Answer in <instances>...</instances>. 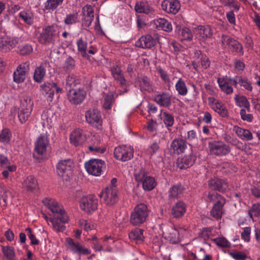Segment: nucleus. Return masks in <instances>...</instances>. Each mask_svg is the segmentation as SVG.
<instances>
[{
	"mask_svg": "<svg viewBox=\"0 0 260 260\" xmlns=\"http://www.w3.org/2000/svg\"><path fill=\"white\" fill-rule=\"evenodd\" d=\"M10 194L11 192L3 183H1L0 184V199L4 202V206L7 204L8 199Z\"/></svg>",
	"mask_w": 260,
	"mask_h": 260,
	"instance_id": "52",
	"label": "nucleus"
},
{
	"mask_svg": "<svg viewBox=\"0 0 260 260\" xmlns=\"http://www.w3.org/2000/svg\"><path fill=\"white\" fill-rule=\"evenodd\" d=\"M233 131L241 139L245 141H250L253 139V136L251 132L247 129L242 128L238 126L233 127Z\"/></svg>",
	"mask_w": 260,
	"mask_h": 260,
	"instance_id": "31",
	"label": "nucleus"
},
{
	"mask_svg": "<svg viewBox=\"0 0 260 260\" xmlns=\"http://www.w3.org/2000/svg\"><path fill=\"white\" fill-rule=\"evenodd\" d=\"M186 148V141L182 139H174L170 146L171 151L177 154L183 153Z\"/></svg>",
	"mask_w": 260,
	"mask_h": 260,
	"instance_id": "22",
	"label": "nucleus"
},
{
	"mask_svg": "<svg viewBox=\"0 0 260 260\" xmlns=\"http://www.w3.org/2000/svg\"><path fill=\"white\" fill-rule=\"evenodd\" d=\"M111 72L116 82L121 85L125 84L126 80L120 67L116 65L112 66L111 69Z\"/></svg>",
	"mask_w": 260,
	"mask_h": 260,
	"instance_id": "32",
	"label": "nucleus"
},
{
	"mask_svg": "<svg viewBox=\"0 0 260 260\" xmlns=\"http://www.w3.org/2000/svg\"><path fill=\"white\" fill-rule=\"evenodd\" d=\"M34 102L29 95H24L20 100V105L19 108L32 111Z\"/></svg>",
	"mask_w": 260,
	"mask_h": 260,
	"instance_id": "39",
	"label": "nucleus"
},
{
	"mask_svg": "<svg viewBox=\"0 0 260 260\" xmlns=\"http://www.w3.org/2000/svg\"><path fill=\"white\" fill-rule=\"evenodd\" d=\"M175 89L178 93L181 95L185 96L188 93V89L185 82L179 78L175 84Z\"/></svg>",
	"mask_w": 260,
	"mask_h": 260,
	"instance_id": "43",
	"label": "nucleus"
},
{
	"mask_svg": "<svg viewBox=\"0 0 260 260\" xmlns=\"http://www.w3.org/2000/svg\"><path fill=\"white\" fill-rule=\"evenodd\" d=\"M75 67V61L72 57H68L64 61L63 68L67 71H71Z\"/></svg>",
	"mask_w": 260,
	"mask_h": 260,
	"instance_id": "56",
	"label": "nucleus"
},
{
	"mask_svg": "<svg viewBox=\"0 0 260 260\" xmlns=\"http://www.w3.org/2000/svg\"><path fill=\"white\" fill-rule=\"evenodd\" d=\"M213 241L218 246L222 247H230V243L224 237H218L213 239Z\"/></svg>",
	"mask_w": 260,
	"mask_h": 260,
	"instance_id": "63",
	"label": "nucleus"
},
{
	"mask_svg": "<svg viewBox=\"0 0 260 260\" xmlns=\"http://www.w3.org/2000/svg\"><path fill=\"white\" fill-rule=\"evenodd\" d=\"M73 168L74 162L71 159L61 160L56 165L57 174L65 180L72 176Z\"/></svg>",
	"mask_w": 260,
	"mask_h": 260,
	"instance_id": "6",
	"label": "nucleus"
},
{
	"mask_svg": "<svg viewBox=\"0 0 260 260\" xmlns=\"http://www.w3.org/2000/svg\"><path fill=\"white\" fill-rule=\"evenodd\" d=\"M86 121L96 127L100 126L102 123L100 112L96 109H90L85 113Z\"/></svg>",
	"mask_w": 260,
	"mask_h": 260,
	"instance_id": "15",
	"label": "nucleus"
},
{
	"mask_svg": "<svg viewBox=\"0 0 260 260\" xmlns=\"http://www.w3.org/2000/svg\"><path fill=\"white\" fill-rule=\"evenodd\" d=\"M0 169H8L10 172L16 170L15 165H11L8 158L4 155L0 154Z\"/></svg>",
	"mask_w": 260,
	"mask_h": 260,
	"instance_id": "41",
	"label": "nucleus"
},
{
	"mask_svg": "<svg viewBox=\"0 0 260 260\" xmlns=\"http://www.w3.org/2000/svg\"><path fill=\"white\" fill-rule=\"evenodd\" d=\"M80 206L82 210L87 213H90L98 208V200L93 196H85L80 200Z\"/></svg>",
	"mask_w": 260,
	"mask_h": 260,
	"instance_id": "12",
	"label": "nucleus"
},
{
	"mask_svg": "<svg viewBox=\"0 0 260 260\" xmlns=\"http://www.w3.org/2000/svg\"><path fill=\"white\" fill-rule=\"evenodd\" d=\"M176 35L181 40L190 41L193 38L191 30L187 27L177 25L175 30Z\"/></svg>",
	"mask_w": 260,
	"mask_h": 260,
	"instance_id": "24",
	"label": "nucleus"
},
{
	"mask_svg": "<svg viewBox=\"0 0 260 260\" xmlns=\"http://www.w3.org/2000/svg\"><path fill=\"white\" fill-rule=\"evenodd\" d=\"M86 171L90 175L100 176L106 169L105 162L99 159H92L85 163Z\"/></svg>",
	"mask_w": 260,
	"mask_h": 260,
	"instance_id": "5",
	"label": "nucleus"
},
{
	"mask_svg": "<svg viewBox=\"0 0 260 260\" xmlns=\"http://www.w3.org/2000/svg\"><path fill=\"white\" fill-rule=\"evenodd\" d=\"M208 184L210 187L221 192L225 191L229 187L225 181L218 178L210 180Z\"/></svg>",
	"mask_w": 260,
	"mask_h": 260,
	"instance_id": "27",
	"label": "nucleus"
},
{
	"mask_svg": "<svg viewBox=\"0 0 260 260\" xmlns=\"http://www.w3.org/2000/svg\"><path fill=\"white\" fill-rule=\"evenodd\" d=\"M183 188L181 185H176L172 187L169 190V197L178 198L183 192Z\"/></svg>",
	"mask_w": 260,
	"mask_h": 260,
	"instance_id": "51",
	"label": "nucleus"
},
{
	"mask_svg": "<svg viewBox=\"0 0 260 260\" xmlns=\"http://www.w3.org/2000/svg\"><path fill=\"white\" fill-rule=\"evenodd\" d=\"M221 42L223 48H228L232 51L239 54V55L243 54L242 46L237 40L228 36L223 35Z\"/></svg>",
	"mask_w": 260,
	"mask_h": 260,
	"instance_id": "13",
	"label": "nucleus"
},
{
	"mask_svg": "<svg viewBox=\"0 0 260 260\" xmlns=\"http://www.w3.org/2000/svg\"><path fill=\"white\" fill-rule=\"evenodd\" d=\"M208 101L210 106L214 111L222 117H226L228 116V110L221 102L216 100L213 97L208 98Z\"/></svg>",
	"mask_w": 260,
	"mask_h": 260,
	"instance_id": "19",
	"label": "nucleus"
},
{
	"mask_svg": "<svg viewBox=\"0 0 260 260\" xmlns=\"http://www.w3.org/2000/svg\"><path fill=\"white\" fill-rule=\"evenodd\" d=\"M32 111L18 108V117L21 123L26 122L29 118Z\"/></svg>",
	"mask_w": 260,
	"mask_h": 260,
	"instance_id": "48",
	"label": "nucleus"
},
{
	"mask_svg": "<svg viewBox=\"0 0 260 260\" xmlns=\"http://www.w3.org/2000/svg\"><path fill=\"white\" fill-rule=\"evenodd\" d=\"M208 148L211 155L217 156H225L231 151L230 146L221 141H213L209 142Z\"/></svg>",
	"mask_w": 260,
	"mask_h": 260,
	"instance_id": "4",
	"label": "nucleus"
},
{
	"mask_svg": "<svg viewBox=\"0 0 260 260\" xmlns=\"http://www.w3.org/2000/svg\"><path fill=\"white\" fill-rule=\"evenodd\" d=\"M161 7L166 12L175 14L180 9V4L177 0H165L162 2Z\"/></svg>",
	"mask_w": 260,
	"mask_h": 260,
	"instance_id": "20",
	"label": "nucleus"
},
{
	"mask_svg": "<svg viewBox=\"0 0 260 260\" xmlns=\"http://www.w3.org/2000/svg\"><path fill=\"white\" fill-rule=\"evenodd\" d=\"M86 93L83 89L73 88L68 92V99L73 104H80L84 100Z\"/></svg>",
	"mask_w": 260,
	"mask_h": 260,
	"instance_id": "14",
	"label": "nucleus"
},
{
	"mask_svg": "<svg viewBox=\"0 0 260 260\" xmlns=\"http://www.w3.org/2000/svg\"><path fill=\"white\" fill-rule=\"evenodd\" d=\"M207 202H215V204L210 210V215L216 219H220L225 213L223 208L225 203L224 197L215 192H209L206 199Z\"/></svg>",
	"mask_w": 260,
	"mask_h": 260,
	"instance_id": "2",
	"label": "nucleus"
},
{
	"mask_svg": "<svg viewBox=\"0 0 260 260\" xmlns=\"http://www.w3.org/2000/svg\"><path fill=\"white\" fill-rule=\"evenodd\" d=\"M64 244L68 250L79 255H88L91 253L90 249L84 247L78 242L75 241L71 238L66 239Z\"/></svg>",
	"mask_w": 260,
	"mask_h": 260,
	"instance_id": "9",
	"label": "nucleus"
},
{
	"mask_svg": "<svg viewBox=\"0 0 260 260\" xmlns=\"http://www.w3.org/2000/svg\"><path fill=\"white\" fill-rule=\"evenodd\" d=\"M53 86H55L52 83L46 82L40 86L41 91L43 94L47 96L52 100L54 96V89Z\"/></svg>",
	"mask_w": 260,
	"mask_h": 260,
	"instance_id": "40",
	"label": "nucleus"
},
{
	"mask_svg": "<svg viewBox=\"0 0 260 260\" xmlns=\"http://www.w3.org/2000/svg\"><path fill=\"white\" fill-rule=\"evenodd\" d=\"M49 139L46 135H41L35 142V152L39 155L44 156L50 149Z\"/></svg>",
	"mask_w": 260,
	"mask_h": 260,
	"instance_id": "7",
	"label": "nucleus"
},
{
	"mask_svg": "<svg viewBox=\"0 0 260 260\" xmlns=\"http://www.w3.org/2000/svg\"><path fill=\"white\" fill-rule=\"evenodd\" d=\"M44 205L52 213L53 217L49 218L53 229L57 232H62L66 230L64 225L69 221V217L62 205L54 199L45 198L43 201Z\"/></svg>",
	"mask_w": 260,
	"mask_h": 260,
	"instance_id": "1",
	"label": "nucleus"
},
{
	"mask_svg": "<svg viewBox=\"0 0 260 260\" xmlns=\"http://www.w3.org/2000/svg\"><path fill=\"white\" fill-rule=\"evenodd\" d=\"M19 17L25 23L31 24L34 22V15L29 10H24L20 12L19 14Z\"/></svg>",
	"mask_w": 260,
	"mask_h": 260,
	"instance_id": "45",
	"label": "nucleus"
},
{
	"mask_svg": "<svg viewBox=\"0 0 260 260\" xmlns=\"http://www.w3.org/2000/svg\"><path fill=\"white\" fill-rule=\"evenodd\" d=\"M46 75V69L43 64L37 67L34 72L33 79L36 82L41 83Z\"/></svg>",
	"mask_w": 260,
	"mask_h": 260,
	"instance_id": "35",
	"label": "nucleus"
},
{
	"mask_svg": "<svg viewBox=\"0 0 260 260\" xmlns=\"http://www.w3.org/2000/svg\"><path fill=\"white\" fill-rule=\"evenodd\" d=\"M135 177L137 181L142 182L143 189L145 190H151L153 189L156 183L154 178L148 176L143 169H141L135 173Z\"/></svg>",
	"mask_w": 260,
	"mask_h": 260,
	"instance_id": "8",
	"label": "nucleus"
},
{
	"mask_svg": "<svg viewBox=\"0 0 260 260\" xmlns=\"http://www.w3.org/2000/svg\"><path fill=\"white\" fill-rule=\"evenodd\" d=\"M193 32L195 38L200 41H204L212 35V30L209 26H198L193 29Z\"/></svg>",
	"mask_w": 260,
	"mask_h": 260,
	"instance_id": "17",
	"label": "nucleus"
},
{
	"mask_svg": "<svg viewBox=\"0 0 260 260\" xmlns=\"http://www.w3.org/2000/svg\"><path fill=\"white\" fill-rule=\"evenodd\" d=\"M217 82L222 91L229 94L233 93V89L226 79L219 78Z\"/></svg>",
	"mask_w": 260,
	"mask_h": 260,
	"instance_id": "42",
	"label": "nucleus"
},
{
	"mask_svg": "<svg viewBox=\"0 0 260 260\" xmlns=\"http://www.w3.org/2000/svg\"><path fill=\"white\" fill-rule=\"evenodd\" d=\"M135 10L137 13L151 14L154 12L153 9L146 2H141L136 4Z\"/></svg>",
	"mask_w": 260,
	"mask_h": 260,
	"instance_id": "36",
	"label": "nucleus"
},
{
	"mask_svg": "<svg viewBox=\"0 0 260 260\" xmlns=\"http://www.w3.org/2000/svg\"><path fill=\"white\" fill-rule=\"evenodd\" d=\"M100 143V141L98 140L96 144H94L92 145L89 146L88 149L89 152L92 153L93 154L101 153L102 154L105 151V148H101L98 146Z\"/></svg>",
	"mask_w": 260,
	"mask_h": 260,
	"instance_id": "60",
	"label": "nucleus"
},
{
	"mask_svg": "<svg viewBox=\"0 0 260 260\" xmlns=\"http://www.w3.org/2000/svg\"><path fill=\"white\" fill-rule=\"evenodd\" d=\"M129 238L136 242H141L144 239L143 231L139 229H135L129 233Z\"/></svg>",
	"mask_w": 260,
	"mask_h": 260,
	"instance_id": "44",
	"label": "nucleus"
},
{
	"mask_svg": "<svg viewBox=\"0 0 260 260\" xmlns=\"http://www.w3.org/2000/svg\"><path fill=\"white\" fill-rule=\"evenodd\" d=\"M236 105L239 107L246 109L248 112L250 111V105L247 98L243 95H236L235 98Z\"/></svg>",
	"mask_w": 260,
	"mask_h": 260,
	"instance_id": "38",
	"label": "nucleus"
},
{
	"mask_svg": "<svg viewBox=\"0 0 260 260\" xmlns=\"http://www.w3.org/2000/svg\"><path fill=\"white\" fill-rule=\"evenodd\" d=\"M234 82L235 85L239 83L241 86H243L245 89L248 91H251L252 90V87L250 83L246 79L242 78L240 77H239L238 82L236 80H234Z\"/></svg>",
	"mask_w": 260,
	"mask_h": 260,
	"instance_id": "58",
	"label": "nucleus"
},
{
	"mask_svg": "<svg viewBox=\"0 0 260 260\" xmlns=\"http://www.w3.org/2000/svg\"><path fill=\"white\" fill-rule=\"evenodd\" d=\"M86 139L82 129L76 128L73 131L70 136V143L75 146H79L83 144Z\"/></svg>",
	"mask_w": 260,
	"mask_h": 260,
	"instance_id": "18",
	"label": "nucleus"
},
{
	"mask_svg": "<svg viewBox=\"0 0 260 260\" xmlns=\"http://www.w3.org/2000/svg\"><path fill=\"white\" fill-rule=\"evenodd\" d=\"M55 28L54 26H48L43 28L39 41L42 44L51 43L55 36Z\"/></svg>",
	"mask_w": 260,
	"mask_h": 260,
	"instance_id": "16",
	"label": "nucleus"
},
{
	"mask_svg": "<svg viewBox=\"0 0 260 260\" xmlns=\"http://www.w3.org/2000/svg\"><path fill=\"white\" fill-rule=\"evenodd\" d=\"M63 0H48L45 5L46 10H54L61 5Z\"/></svg>",
	"mask_w": 260,
	"mask_h": 260,
	"instance_id": "57",
	"label": "nucleus"
},
{
	"mask_svg": "<svg viewBox=\"0 0 260 260\" xmlns=\"http://www.w3.org/2000/svg\"><path fill=\"white\" fill-rule=\"evenodd\" d=\"M100 196L103 198L106 205H113L118 200V189L116 186H109L103 191Z\"/></svg>",
	"mask_w": 260,
	"mask_h": 260,
	"instance_id": "10",
	"label": "nucleus"
},
{
	"mask_svg": "<svg viewBox=\"0 0 260 260\" xmlns=\"http://www.w3.org/2000/svg\"><path fill=\"white\" fill-rule=\"evenodd\" d=\"M78 21V14L77 13L67 15L64 20L65 24L69 25L75 24Z\"/></svg>",
	"mask_w": 260,
	"mask_h": 260,
	"instance_id": "55",
	"label": "nucleus"
},
{
	"mask_svg": "<svg viewBox=\"0 0 260 260\" xmlns=\"http://www.w3.org/2000/svg\"><path fill=\"white\" fill-rule=\"evenodd\" d=\"M160 117L167 127H171L173 125L174 119L171 114L161 111Z\"/></svg>",
	"mask_w": 260,
	"mask_h": 260,
	"instance_id": "46",
	"label": "nucleus"
},
{
	"mask_svg": "<svg viewBox=\"0 0 260 260\" xmlns=\"http://www.w3.org/2000/svg\"><path fill=\"white\" fill-rule=\"evenodd\" d=\"M77 46L78 50L80 52L82 56L84 57H88L86 50L87 48V43L86 41L83 40L82 39L77 40Z\"/></svg>",
	"mask_w": 260,
	"mask_h": 260,
	"instance_id": "49",
	"label": "nucleus"
},
{
	"mask_svg": "<svg viewBox=\"0 0 260 260\" xmlns=\"http://www.w3.org/2000/svg\"><path fill=\"white\" fill-rule=\"evenodd\" d=\"M114 103V95L111 92L109 93L104 98L103 103V107L105 110L111 109Z\"/></svg>",
	"mask_w": 260,
	"mask_h": 260,
	"instance_id": "47",
	"label": "nucleus"
},
{
	"mask_svg": "<svg viewBox=\"0 0 260 260\" xmlns=\"http://www.w3.org/2000/svg\"><path fill=\"white\" fill-rule=\"evenodd\" d=\"M2 251L5 256L8 260H13L15 255L14 249L11 246H3Z\"/></svg>",
	"mask_w": 260,
	"mask_h": 260,
	"instance_id": "53",
	"label": "nucleus"
},
{
	"mask_svg": "<svg viewBox=\"0 0 260 260\" xmlns=\"http://www.w3.org/2000/svg\"><path fill=\"white\" fill-rule=\"evenodd\" d=\"M196 157L193 154L186 155L178 160V166L181 169L187 168L193 165Z\"/></svg>",
	"mask_w": 260,
	"mask_h": 260,
	"instance_id": "29",
	"label": "nucleus"
},
{
	"mask_svg": "<svg viewBox=\"0 0 260 260\" xmlns=\"http://www.w3.org/2000/svg\"><path fill=\"white\" fill-rule=\"evenodd\" d=\"M142 91H150L152 90L150 80L147 77H139L136 81Z\"/></svg>",
	"mask_w": 260,
	"mask_h": 260,
	"instance_id": "37",
	"label": "nucleus"
},
{
	"mask_svg": "<svg viewBox=\"0 0 260 260\" xmlns=\"http://www.w3.org/2000/svg\"><path fill=\"white\" fill-rule=\"evenodd\" d=\"M41 119L43 126H51L56 119L54 116V112L50 109L43 111L41 115Z\"/></svg>",
	"mask_w": 260,
	"mask_h": 260,
	"instance_id": "30",
	"label": "nucleus"
},
{
	"mask_svg": "<svg viewBox=\"0 0 260 260\" xmlns=\"http://www.w3.org/2000/svg\"><path fill=\"white\" fill-rule=\"evenodd\" d=\"M165 238L172 243H177L180 241V232L176 229L170 228L165 234Z\"/></svg>",
	"mask_w": 260,
	"mask_h": 260,
	"instance_id": "33",
	"label": "nucleus"
},
{
	"mask_svg": "<svg viewBox=\"0 0 260 260\" xmlns=\"http://www.w3.org/2000/svg\"><path fill=\"white\" fill-rule=\"evenodd\" d=\"M148 216L147 206L144 204H140L132 212L130 222L134 225H140L146 221Z\"/></svg>",
	"mask_w": 260,
	"mask_h": 260,
	"instance_id": "3",
	"label": "nucleus"
},
{
	"mask_svg": "<svg viewBox=\"0 0 260 260\" xmlns=\"http://www.w3.org/2000/svg\"><path fill=\"white\" fill-rule=\"evenodd\" d=\"M11 134L8 129H4L0 133V142L4 143H8L10 141Z\"/></svg>",
	"mask_w": 260,
	"mask_h": 260,
	"instance_id": "62",
	"label": "nucleus"
},
{
	"mask_svg": "<svg viewBox=\"0 0 260 260\" xmlns=\"http://www.w3.org/2000/svg\"><path fill=\"white\" fill-rule=\"evenodd\" d=\"M154 100L158 105L164 107H168L171 105V95L167 92L155 95Z\"/></svg>",
	"mask_w": 260,
	"mask_h": 260,
	"instance_id": "26",
	"label": "nucleus"
},
{
	"mask_svg": "<svg viewBox=\"0 0 260 260\" xmlns=\"http://www.w3.org/2000/svg\"><path fill=\"white\" fill-rule=\"evenodd\" d=\"M186 211L185 204L181 201L177 202L172 207V213L174 217L182 216Z\"/></svg>",
	"mask_w": 260,
	"mask_h": 260,
	"instance_id": "34",
	"label": "nucleus"
},
{
	"mask_svg": "<svg viewBox=\"0 0 260 260\" xmlns=\"http://www.w3.org/2000/svg\"><path fill=\"white\" fill-rule=\"evenodd\" d=\"M156 44V40L149 35L142 36L136 42V45L142 48H151Z\"/></svg>",
	"mask_w": 260,
	"mask_h": 260,
	"instance_id": "21",
	"label": "nucleus"
},
{
	"mask_svg": "<svg viewBox=\"0 0 260 260\" xmlns=\"http://www.w3.org/2000/svg\"><path fill=\"white\" fill-rule=\"evenodd\" d=\"M152 24L156 28L162 30L167 32L172 30L173 27L171 23L165 18H158L153 20Z\"/></svg>",
	"mask_w": 260,
	"mask_h": 260,
	"instance_id": "25",
	"label": "nucleus"
},
{
	"mask_svg": "<svg viewBox=\"0 0 260 260\" xmlns=\"http://www.w3.org/2000/svg\"><path fill=\"white\" fill-rule=\"evenodd\" d=\"M248 214L251 219L254 216H260V204H254L248 210Z\"/></svg>",
	"mask_w": 260,
	"mask_h": 260,
	"instance_id": "54",
	"label": "nucleus"
},
{
	"mask_svg": "<svg viewBox=\"0 0 260 260\" xmlns=\"http://www.w3.org/2000/svg\"><path fill=\"white\" fill-rule=\"evenodd\" d=\"M30 63L29 61H26L20 64L16 69L27 75L30 70Z\"/></svg>",
	"mask_w": 260,
	"mask_h": 260,
	"instance_id": "64",
	"label": "nucleus"
},
{
	"mask_svg": "<svg viewBox=\"0 0 260 260\" xmlns=\"http://www.w3.org/2000/svg\"><path fill=\"white\" fill-rule=\"evenodd\" d=\"M27 75L16 69L14 73V81L17 83H20L24 81Z\"/></svg>",
	"mask_w": 260,
	"mask_h": 260,
	"instance_id": "59",
	"label": "nucleus"
},
{
	"mask_svg": "<svg viewBox=\"0 0 260 260\" xmlns=\"http://www.w3.org/2000/svg\"><path fill=\"white\" fill-rule=\"evenodd\" d=\"M79 226L83 229L85 231H88L93 230L95 228L96 225L90 220H86L81 219L79 221Z\"/></svg>",
	"mask_w": 260,
	"mask_h": 260,
	"instance_id": "50",
	"label": "nucleus"
},
{
	"mask_svg": "<svg viewBox=\"0 0 260 260\" xmlns=\"http://www.w3.org/2000/svg\"><path fill=\"white\" fill-rule=\"evenodd\" d=\"M22 188L28 191H32L38 187L37 181L34 176L29 175L25 178L22 183Z\"/></svg>",
	"mask_w": 260,
	"mask_h": 260,
	"instance_id": "28",
	"label": "nucleus"
},
{
	"mask_svg": "<svg viewBox=\"0 0 260 260\" xmlns=\"http://www.w3.org/2000/svg\"><path fill=\"white\" fill-rule=\"evenodd\" d=\"M79 83V80L74 75H69L66 79V85L69 87L75 86Z\"/></svg>",
	"mask_w": 260,
	"mask_h": 260,
	"instance_id": "61",
	"label": "nucleus"
},
{
	"mask_svg": "<svg viewBox=\"0 0 260 260\" xmlns=\"http://www.w3.org/2000/svg\"><path fill=\"white\" fill-rule=\"evenodd\" d=\"M17 41L15 39L0 38V51L8 52L14 48Z\"/></svg>",
	"mask_w": 260,
	"mask_h": 260,
	"instance_id": "23",
	"label": "nucleus"
},
{
	"mask_svg": "<svg viewBox=\"0 0 260 260\" xmlns=\"http://www.w3.org/2000/svg\"><path fill=\"white\" fill-rule=\"evenodd\" d=\"M114 153L117 159L125 161L133 157L134 149L129 145H121L115 148Z\"/></svg>",
	"mask_w": 260,
	"mask_h": 260,
	"instance_id": "11",
	"label": "nucleus"
}]
</instances>
